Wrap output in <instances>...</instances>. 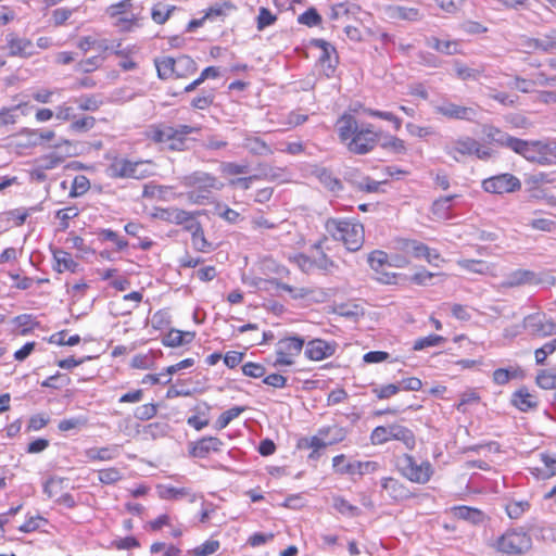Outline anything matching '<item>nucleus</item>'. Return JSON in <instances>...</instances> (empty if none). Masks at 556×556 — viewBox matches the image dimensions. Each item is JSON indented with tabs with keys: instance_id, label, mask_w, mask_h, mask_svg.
<instances>
[{
	"instance_id": "1a4fd4ad",
	"label": "nucleus",
	"mask_w": 556,
	"mask_h": 556,
	"mask_svg": "<svg viewBox=\"0 0 556 556\" xmlns=\"http://www.w3.org/2000/svg\"><path fill=\"white\" fill-rule=\"evenodd\" d=\"M525 285L555 286L556 277L549 275L548 273H535L528 269H517L508 274L506 278L501 282L502 288H515Z\"/></svg>"
},
{
	"instance_id": "4be33fe9",
	"label": "nucleus",
	"mask_w": 556,
	"mask_h": 556,
	"mask_svg": "<svg viewBox=\"0 0 556 556\" xmlns=\"http://www.w3.org/2000/svg\"><path fill=\"white\" fill-rule=\"evenodd\" d=\"M161 219L176 224V225H185V228L187 229V225H191V222H193L195 218L192 213L187 212L185 210L180 208H165L161 210L160 213L156 215Z\"/></svg>"
},
{
	"instance_id": "680f3d73",
	"label": "nucleus",
	"mask_w": 556,
	"mask_h": 556,
	"mask_svg": "<svg viewBox=\"0 0 556 556\" xmlns=\"http://www.w3.org/2000/svg\"><path fill=\"white\" fill-rule=\"evenodd\" d=\"M99 236L102 240L113 242L118 251H122L128 247V242L111 229L101 230Z\"/></svg>"
},
{
	"instance_id": "bf43d9fd",
	"label": "nucleus",
	"mask_w": 556,
	"mask_h": 556,
	"mask_svg": "<svg viewBox=\"0 0 556 556\" xmlns=\"http://www.w3.org/2000/svg\"><path fill=\"white\" fill-rule=\"evenodd\" d=\"M454 198L455 195H447L434 201L432 204V213L439 217H445L451 208V202Z\"/></svg>"
},
{
	"instance_id": "ea45409f",
	"label": "nucleus",
	"mask_w": 556,
	"mask_h": 556,
	"mask_svg": "<svg viewBox=\"0 0 556 556\" xmlns=\"http://www.w3.org/2000/svg\"><path fill=\"white\" fill-rule=\"evenodd\" d=\"M456 76L462 80H476L483 73V70L471 68L459 61L454 62Z\"/></svg>"
},
{
	"instance_id": "8fccbe9b",
	"label": "nucleus",
	"mask_w": 556,
	"mask_h": 556,
	"mask_svg": "<svg viewBox=\"0 0 556 556\" xmlns=\"http://www.w3.org/2000/svg\"><path fill=\"white\" fill-rule=\"evenodd\" d=\"M90 188V181L85 175H77L72 184L70 195L72 198L85 194Z\"/></svg>"
},
{
	"instance_id": "f3484780",
	"label": "nucleus",
	"mask_w": 556,
	"mask_h": 556,
	"mask_svg": "<svg viewBox=\"0 0 556 556\" xmlns=\"http://www.w3.org/2000/svg\"><path fill=\"white\" fill-rule=\"evenodd\" d=\"M443 149L447 155L453 157L456 162H459L460 156L473 154L476 140L470 137H462L446 142Z\"/></svg>"
},
{
	"instance_id": "49530a36",
	"label": "nucleus",
	"mask_w": 556,
	"mask_h": 556,
	"mask_svg": "<svg viewBox=\"0 0 556 556\" xmlns=\"http://www.w3.org/2000/svg\"><path fill=\"white\" fill-rule=\"evenodd\" d=\"M244 410V407L241 406H235L226 412H224L216 420L215 427L217 429H224L226 428L235 418H237L242 412Z\"/></svg>"
},
{
	"instance_id": "e2e57ef3",
	"label": "nucleus",
	"mask_w": 556,
	"mask_h": 556,
	"mask_svg": "<svg viewBox=\"0 0 556 556\" xmlns=\"http://www.w3.org/2000/svg\"><path fill=\"white\" fill-rule=\"evenodd\" d=\"M321 21L320 15L316 11V9L311 8L306 10L304 13L300 14L298 17V22L300 24L306 25L308 27L317 26Z\"/></svg>"
},
{
	"instance_id": "aec40b11",
	"label": "nucleus",
	"mask_w": 556,
	"mask_h": 556,
	"mask_svg": "<svg viewBox=\"0 0 556 556\" xmlns=\"http://www.w3.org/2000/svg\"><path fill=\"white\" fill-rule=\"evenodd\" d=\"M224 443L215 437H205L192 443L189 450L191 456L205 458L210 453L220 451Z\"/></svg>"
},
{
	"instance_id": "39448f33",
	"label": "nucleus",
	"mask_w": 556,
	"mask_h": 556,
	"mask_svg": "<svg viewBox=\"0 0 556 556\" xmlns=\"http://www.w3.org/2000/svg\"><path fill=\"white\" fill-rule=\"evenodd\" d=\"M391 440L403 442L405 447L408 450H414L416 445V439L413 431L399 424L378 426L370 433V442L374 445H381Z\"/></svg>"
},
{
	"instance_id": "412c9836",
	"label": "nucleus",
	"mask_w": 556,
	"mask_h": 556,
	"mask_svg": "<svg viewBox=\"0 0 556 556\" xmlns=\"http://www.w3.org/2000/svg\"><path fill=\"white\" fill-rule=\"evenodd\" d=\"M381 486L383 491L394 501H403L409 498L410 492L409 490L401 483L399 480L386 477L381 479Z\"/></svg>"
},
{
	"instance_id": "6ab92c4d",
	"label": "nucleus",
	"mask_w": 556,
	"mask_h": 556,
	"mask_svg": "<svg viewBox=\"0 0 556 556\" xmlns=\"http://www.w3.org/2000/svg\"><path fill=\"white\" fill-rule=\"evenodd\" d=\"M336 345L321 339L311 340L304 350V354L312 361H321L332 356Z\"/></svg>"
},
{
	"instance_id": "e433bc0d",
	"label": "nucleus",
	"mask_w": 556,
	"mask_h": 556,
	"mask_svg": "<svg viewBox=\"0 0 556 556\" xmlns=\"http://www.w3.org/2000/svg\"><path fill=\"white\" fill-rule=\"evenodd\" d=\"M529 47L541 50L543 52H552L556 50V38L554 30L552 29L548 34L542 38H534L529 40Z\"/></svg>"
},
{
	"instance_id": "052dcab7",
	"label": "nucleus",
	"mask_w": 556,
	"mask_h": 556,
	"mask_svg": "<svg viewBox=\"0 0 556 556\" xmlns=\"http://www.w3.org/2000/svg\"><path fill=\"white\" fill-rule=\"evenodd\" d=\"M556 351V339L546 342L543 346L539 348L534 352L535 362L539 365H543L546 357Z\"/></svg>"
},
{
	"instance_id": "a19ab883",
	"label": "nucleus",
	"mask_w": 556,
	"mask_h": 556,
	"mask_svg": "<svg viewBox=\"0 0 556 556\" xmlns=\"http://www.w3.org/2000/svg\"><path fill=\"white\" fill-rule=\"evenodd\" d=\"M270 283L275 285L277 289L290 293L291 298L294 300L306 299L312 293V290L308 288H295L276 279L271 280Z\"/></svg>"
},
{
	"instance_id": "5fc2aeb1",
	"label": "nucleus",
	"mask_w": 556,
	"mask_h": 556,
	"mask_svg": "<svg viewBox=\"0 0 556 556\" xmlns=\"http://www.w3.org/2000/svg\"><path fill=\"white\" fill-rule=\"evenodd\" d=\"M99 481L104 484H113L123 478L119 469L111 467L98 471Z\"/></svg>"
},
{
	"instance_id": "69168bd1",
	"label": "nucleus",
	"mask_w": 556,
	"mask_h": 556,
	"mask_svg": "<svg viewBox=\"0 0 556 556\" xmlns=\"http://www.w3.org/2000/svg\"><path fill=\"white\" fill-rule=\"evenodd\" d=\"M220 168H222V173L224 175H228V176L248 174L249 169H250L248 164H238V163H233V162L223 163Z\"/></svg>"
},
{
	"instance_id": "a18cd8bd",
	"label": "nucleus",
	"mask_w": 556,
	"mask_h": 556,
	"mask_svg": "<svg viewBox=\"0 0 556 556\" xmlns=\"http://www.w3.org/2000/svg\"><path fill=\"white\" fill-rule=\"evenodd\" d=\"M73 102L76 103L80 110L91 112L97 111L102 104V101L96 96H81L75 98Z\"/></svg>"
},
{
	"instance_id": "cd10ccee",
	"label": "nucleus",
	"mask_w": 556,
	"mask_h": 556,
	"mask_svg": "<svg viewBox=\"0 0 556 556\" xmlns=\"http://www.w3.org/2000/svg\"><path fill=\"white\" fill-rule=\"evenodd\" d=\"M139 14L135 10L113 18L112 25L119 31L127 33L134 30L139 25Z\"/></svg>"
},
{
	"instance_id": "4c0bfd02",
	"label": "nucleus",
	"mask_w": 556,
	"mask_h": 556,
	"mask_svg": "<svg viewBox=\"0 0 556 556\" xmlns=\"http://www.w3.org/2000/svg\"><path fill=\"white\" fill-rule=\"evenodd\" d=\"M315 174L318 180L330 191L337 192L342 189L341 181L327 168H318L315 170Z\"/></svg>"
},
{
	"instance_id": "393cba45",
	"label": "nucleus",
	"mask_w": 556,
	"mask_h": 556,
	"mask_svg": "<svg viewBox=\"0 0 556 556\" xmlns=\"http://www.w3.org/2000/svg\"><path fill=\"white\" fill-rule=\"evenodd\" d=\"M511 403L521 412H528L538 406L536 397L526 388H521L513 393Z\"/></svg>"
},
{
	"instance_id": "338daca9",
	"label": "nucleus",
	"mask_w": 556,
	"mask_h": 556,
	"mask_svg": "<svg viewBox=\"0 0 556 556\" xmlns=\"http://www.w3.org/2000/svg\"><path fill=\"white\" fill-rule=\"evenodd\" d=\"M157 413V407L155 404L148 403L143 404L141 406H138L135 412L134 416L139 420H149L153 418Z\"/></svg>"
},
{
	"instance_id": "5701e85b",
	"label": "nucleus",
	"mask_w": 556,
	"mask_h": 556,
	"mask_svg": "<svg viewBox=\"0 0 556 556\" xmlns=\"http://www.w3.org/2000/svg\"><path fill=\"white\" fill-rule=\"evenodd\" d=\"M386 14L389 18L415 22L421 20L422 15L417 8H407L402 5H389L386 8Z\"/></svg>"
},
{
	"instance_id": "c85d7f7f",
	"label": "nucleus",
	"mask_w": 556,
	"mask_h": 556,
	"mask_svg": "<svg viewBox=\"0 0 556 556\" xmlns=\"http://www.w3.org/2000/svg\"><path fill=\"white\" fill-rule=\"evenodd\" d=\"M77 47L84 52H88L91 49L98 52H106L112 48L108 39H98L92 36L80 38L77 42Z\"/></svg>"
},
{
	"instance_id": "f704fd0d",
	"label": "nucleus",
	"mask_w": 556,
	"mask_h": 556,
	"mask_svg": "<svg viewBox=\"0 0 556 556\" xmlns=\"http://www.w3.org/2000/svg\"><path fill=\"white\" fill-rule=\"evenodd\" d=\"M315 45L321 49V55L319 56V61L323 65L327 64V76L332 74L336 68V64L332 63L331 53H334V48L323 39H318L315 41Z\"/></svg>"
},
{
	"instance_id": "09e8293b",
	"label": "nucleus",
	"mask_w": 556,
	"mask_h": 556,
	"mask_svg": "<svg viewBox=\"0 0 556 556\" xmlns=\"http://www.w3.org/2000/svg\"><path fill=\"white\" fill-rule=\"evenodd\" d=\"M132 3L131 0H122L115 4L110 5L106 8L105 13L110 18L118 17L119 15L126 14L130 11H132Z\"/></svg>"
},
{
	"instance_id": "864d4df0",
	"label": "nucleus",
	"mask_w": 556,
	"mask_h": 556,
	"mask_svg": "<svg viewBox=\"0 0 556 556\" xmlns=\"http://www.w3.org/2000/svg\"><path fill=\"white\" fill-rule=\"evenodd\" d=\"M364 113L367 114L368 116L378 117L393 123L395 130H399L402 126V121L391 112L378 111L366 108L364 109Z\"/></svg>"
},
{
	"instance_id": "4468645a",
	"label": "nucleus",
	"mask_w": 556,
	"mask_h": 556,
	"mask_svg": "<svg viewBox=\"0 0 556 556\" xmlns=\"http://www.w3.org/2000/svg\"><path fill=\"white\" fill-rule=\"evenodd\" d=\"M482 188L485 192L504 194L520 190L521 182L516 176L504 173L484 179L482 181Z\"/></svg>"
},
{
	"instance_id": "13d9d810",
	"label": "nucleus",
	"mask_w": 556,
	"mask_h": 556,
	"mask_svg": "<svg viewBox=\"0 0 556 556\" xmlns=\"http://www.w3.org/2000/svg\"><path fill=\"white\" fill-rule=\"evenodd\" d=\"M333 507L339 513L351 517L357 516L359 514L358 507L350 504L346 500L340 496L333 498Z\"/></svg>"
},
{
	"instance_id": "c03bdc74",
	"label": "nucleus",
	"mask_w": 556,
	"mask_h": 556,
	"mask_svg": "<svg viewBox=\"0 0 556 556\" xmlns=\"http://www.w3.org/2000/svg\"><path fill=\"white\" fill-rule=\"evenodd\" d=\"M368 264L376 273H380L384 265H389V256L383 251H372L368 255Z\"/></svg>"
},
{
	"instance_id": "6e6552de",
	"label": "nucleus",
	"mask_w": 556,
	"mask_h": 556,
	"mask_svg": "<svg viewBox=\"0 0 556 556\" xmlns=\"http://www.w3.org/2000/svg\"><path fill=\"white\" fill-rule=\"evenodd\" d=\"M395 248L406 254L410 255L416 260H425L432 266H439L440 262H443L440 253L426 245L425 243L408 238H400L395 240Z\"/></svg>"
},
{
	"instance_id": "603ef678",
	"label": "nucleus",
	"mask_w": 556,
	"mask_h": 556,
	"mask_svg": "<svg viewBox=\"0 0 556 556\" xmlns=\"http://www.w3.org/2000/svg\"><path fill=\"white\" fill-rule=\"evenodd\" d=\"M445 341V338L439 334H430L428 337L419 338L415 341L413 349L415 351H421L429 346L440 345Z\"/></svg>"
},
{
	"instance_id": "de8ad7c7",
	"label": "nucleus",
	"mask_w": 556,
	"mask_h": 556,
	"mask_svg": "<svg viewBox=\"0 0 556 556\" xmlns=\"http://www.w3.org/2000/svg\"><path fill=\"white\" fill-rule=\"evenodd\" d=\"M455 515L464 520H468L472 523H478L482 520L483 515L480 510L476 508H470L467 506H460L455 509Z\"/></svg>"
},
{
	"instance_id": "c9c22d12",
	"label": "nucleus",
	"mask_w": 556,
	"mask_h": 556,
	"mask_svg": "<svg viewBox=\"0 0 556 556\" xmlns=\"http://www.w3.org/2000/svg\"><path fill=\"white\" fill-rule=\"evenodd\" d=\"M260 170L261 173L257 175L261 176V179L280 182L287 180V173L286 169L282 167H274L267 164H261Z\"/></svg>"
},
{
	"instance_id": "c756f323",
	"label": "nucleus",
	"mask_w": 556,
	"mask_h": 556,
	"mask_svg": "<svg viewBox=\"0 0 556 556\" xmlns=\"http://www.w3.org/2000/svg\"><path fill=\"white\" fill-rule=\"evenodd\" d=\"M236 9L235 4H232L230 1H220L212 4L203 20H211V21H217L219 18H224L229 12L233 11Z\"/></svg>"
},
{
	"instance_id": "6e6d98bb",
	"label": "nucleus",
	"mask_w": 556,
	"mask_h": 556,
	"mask_svg": "<svg viewBox=\"0 0 556 556\" xmlns=\"http://www.w3.org/2000/svg\"><path fill=\"white\" fill-rule=\"evenodd\" d=\"M536 383L540 388L549 390L556 388V372L552 370H541L536 376Z\"/></svg>"
},
{
	"instance_id": "7ed1b4c3",
	"label": "nucleus",
	"mask_w": 556,
	"mask_h": 556,
	"mask_svg": "<svg viewBox=\"0 0 556 556\" xmlns=\"http://www.w3.org/2000/svg\"><path fill=\"white\" fill-rule=\"evenodd\" d=\"M182 185L194 188V190L188 192V200L195 204H202L204 200L210 198L213 190H220L224 186L215 176L205 172H194L185 176Z\"/></svg>"
},
{
	"instance_id": "9d476101",
	"label": "nucleus",
	"mask_w": 556,
	"mask_h": 556,
	"mask_svg": "<svg viewBox=\"0 0 556 556\" xmlns=\"http://www.w3.org/2000/svg\"><path fill=\"white\" fill-rule=\"evenodd\" d=\"M497 549L506 554H523L532 546L531 536L522 530H510L497 541Z\"/></svg>"
},
{
	"instance_id": "f03ea898",
	"label": "nucleus",
	"mask_w": 556,
	"mask_h": 556,
	"mask_svg": "<svg viewBox=\"0 0 556 556\" xmlns=\"http://www.w3.org/2000/svg\"><path fill=\"white\" fill-rule=\"evenodd\" d=\"M326 230L334 240L342 241L351 252L358 251L364 243V227L359 223L329 218Z\"/></svg>"
},
{
	"instance_id": "20e7f679",
	"label": "nucleus",
	"mask_w": 556,
	"mask_h": 556,
	"mask_svg": "<svg viewBox=\"0 0 556 556\" xmlns=\"http://www.w3.org/2000/svg\"><path fill=\"white\" fill-rule=\"evenodd\" d=\"M516 143L514 152L530 162L545 166L556 163V142L527 141L519 139Z\"/></svg>"
},
{
	"instance_id": "58836bf2",
	"label": "nucleus",
	"mask_w": 556,
	"mask_h": 556,
	"mask_svg": "<svg viewBox=\"0 0 556 556\" xmlns=\"http://www.w3.org/2000/svg\"><path fill=\"white\" fill-rule=\"evenodd\" d=\"M117 455V446L93 447L87 451V457L91 460H111Z\"/></svg>"
},
{
	"instance_id": "0e129e2a",
	"label": "nucleus",
	"mask_w": 556,
	"mask_h": 556,
	"mask_svg": "<svg viewBox=\"0 0 556 556\" xmlns=\"http://www.w3.org/2000/svg\"><path fill=\"white\" fill-rule=\"evenodd\" d=\"M96 119L92 116H84L72 122L70 128L75 132H86L93 128Z\"/></svg>"
},
{
	"instance_id": "9b49d317",
	"label": "nucleus",
	"mask_w": 556,
	"mask_h": 556,
	"mask_svg": "<svg viewBox=\"0 0 556 556\" xmlns=\"http://www.w3.org/2000/svg\"><path fill=\"white\" fill-rule=\"evenodd\" d=\"M175 127L167 124L152 125L147 130V138L154 143L160 144L163 149L172 151H182L184 141L176 137Z\"/></svg>"
},
{
	"instance_id": "0eeeda50",
	"label": "nucleus",
	"mask_w": 556,
	"mask_h": 556,
	"mask_svg": "<svg viewBox=\"0 0 556 556\" xmlns=\"http://www.w3.org/2000/svg\"><path fill=\"white\" fill-rule=\"evenodd\" d=\"M397 468L403 477L419 484L427 483L433 475L432 465L428 460L417 464L409 454H404L397 459Z\"/></svg>"
},
{
	"instance_id": "ddd939ff",
	"label": "nucleus",
	"mask_w": 556,
	"mask_h": 556,
	"mask_svg": "<svg viewBox=\"0 0 556 556\" xmlns=\"http://www.w3.org/2000/svg\"><path fill=\"white\" fill-rule=\"evenodd\" d=\"M523 328L533 337L544 338L556 334V323L542 312L530 314L523 318Z\"/></svg>"
},
{
	"instance_id": "774afa93",
	"label": "nucleus",
	"mask_w": 556,
	"mask_h": 556,
	"mask_svg": "<svg viewBox=\"0 0 556 556\" xmlns=\"http://www.w3.org/2000/svg\"><path fill=\"white\" fill-rule=\"evenodd\" d=\"M75 9L58 8L51 13V21L54 26L63 25L74 13Z\"/></svg>"
},
{
	"instance_id": "79ce46f5",
	"label": "nucleus",
	"mask_w": 556,
	"mask_h": 556,
	"mask_svg": "<svg viewBox=\"0 0 556 556\" xmlns=\"http://www.w3.org/2000/svg\"><path fill=\"white\" fill-rule=\"evenodd\" d=\"M320 244L321 243L318 242L314 245V250L316 251V255L313 256L314 267L329 271L334 267V263L320 250Z\"/></svg>"
},
{
	"instance_id": "473e14b6",
	"label": "nucleus",
	"mask_w": 556,
	"mask_h": 556,
	"mask_svg": "<svg viewBox=\"0 0 556 556\" xmlns=\"http://www.w3.org/2000/svg\"><path fill=\"white\" fill-rule=\"evenodd\" d=\"M197 71L195 62L188 55H180L175 59V77H186Z\"/></svg>"
},
{
	"instance_id": "b1692460",
	"label": "nucleus",
	"mask_w": 556,
	"mask_h": 556,
	"mask_svg": "<svg viewBox=\"0 0 556 556\" xmlns=\"http://www.w3.org/2000/svg\"><path fill=\"white\" fill-rule=\"evenodd\" d=\"M483 132L490 142H494L500 146L507 147L513 151H514V147H516V144H517L515 142H518V140H519V138H515V137H513L493 126L484 127Z\"/></svg>"
},
{
	"instance_id": "a211bd4d",
	"label": "nucleus",
	"mask_w": 556,
	"mask_h": 556,
	"mask_svg": "<svg viewBox=\"0 0 556 556\" xmlns=\"http://www.w3.org/2000/svg\"><path fill=\"white\" fill-rule=\"evenodd\" d=\"M10 56L28 58L35 54L34 43L27 38H20L15 34L5 37Z\"/></svg>"
},
{
	"instance_id": "2f4dec72",
	"label": "nucleus",
	"mask_w": 556,
	"mask_h": 556,
	"mask_svg": "<svg viewBox=\"0 0 556 556\" xmlns=\"http://www.w3.org/2000/svg\"><path fill=\"white\" fill-rule=\"evenodd\" d=\"M157 76L161 79L175 77V59L172 56H162L154 60Z\"/></svg>"
},
{
	"instance_id": "2eb2a0df",
	"label": "nucleus",
	"mask_w": 556,
	"mask_h": 556,
	"mask_svg": "<svg viewBox=\"0 0 556 556\" xmlns=\"http://www.w3.org/2000/svg\"><path fill=\"white\" fill-rule=\"evenodd\" d=\"M434 112L450 119L473 122L478 117V109L473 106L458 105L453 102L443 101L434 106Z\"/></svg>"
},
{
	"instance_id": "37998d69",
	"label": "nucleus",
	"mask_w": 556,
	"mask_h": 556,
	"mask_svg": "<svg viewBox=\"0 0 556 556\" xmlns=\"http://www.w3.org/2000/svg\"><path fill=\"white\" fill-rule=\"evenodd\" d=\"M458 266H460L463 269L476 273V274H485L488 273L490 266L484 261H478V260H458L457 261Z\"/></svg>"
},
{
	"instance_id": "a878e982",
	"label": "nucleus",
	"mask_w": 556,
	"mask_h": 556,
	"mask_svg": "<svg viewBox=\"0 0 556 556\" xmlns=\"http://www.w3.org/2000/svg\"><path fill=\"white\" fill-rule=\"evenodd\" d=\"M53 258H54V269L58 273H64V271H71L75 273L78 268V263L74 261L72 255L60 249H55L53 251Z\"/></svg>"
},
{
	"instance_id": "4d7b16f0",
	"label": "nucleus",
	"mask_w": 556,
	"mask_h": 556,
	"mask_svg": "<svg viewBox=\"0 0 556 556\" xmlns=\"http://www.w3.org/2000/svg\"><path fill=\"white\" fill-rule=\"evenodd\" d=\"M61 163H63L62 156H59L54 150L38 160L39 168L42 170L53 169Z\"/></svg>"
},
{
	"instance_id": "3c124183",
	"label": "nucleus",
	"mask_w": 556,
	"mask_h": 556,
	"mask_svg": "<svg viewBox=\"0 0 556 556\" xmlns=\"http://www.w3.org/2000/svg\"><path fill=\"white\" fill-rule=\"evenodd\" d=\"M520 370L517 368L506 369L498 368L493 372V381L498 386H504L509 382L510 379L517 378L519 376Z\"/></svg>"
},
{
	"instance_id": "f257e3e1",
	"label": "nucleus",
	"mask_w": 556,
	"mask_h": 556,
	"mask_svg": "<svg viewBox=\"0 0 556 556\" xmlns=\"http://www.w3.org/2000/svg\"><path fill=\"white\" fill-rule=\"evenodd\" d=\"M337 131L348 151L357 155L371 152L380 139V132L375 130L372 124H361L355 116L348 113L338 119Z\"/></svg>"
},
{
	"instance_id": "7c9ffc66",
	"label": "nucleus",
	"mask_w": 556,
	"mask_h": 556,
	"mask_svg": "<svg viewBox=\"0 0 556 556\" xmlns=\"http://www.w3.org/2000/svg\"><path fill=\"white\" fill-rule=\"evenodd\" d=\"M380 468L377 462H352L344 465L343 471H348L349 475H367L377 471Z\"/></svg>"
},
{
	"instance_id": "dca6fc26",
	"label": "nucleus",
	"mask_w": 556,
	"mask_h": 556,
	"mask_svg": "<svg viewBox=\"0 0 556 556\" xmlns=\"http://www.w3.org/2000/svg\"><path fill=\"white\" fill-rule=\"evenodd\" d=\"M344 439V431L338 427L323 428L318 431L317 435L309 439L308 446L318 452L328 445L341 442Z\"/></svg>"
},
{
	"instance_id": "72a5a7b5",
	"label": "nucleus",
	"mask_w": 556,
	"mask_h": 556,
	"mask_svg": "<svg viewBox=\"0 0 556 556\" xmlns=\"http://www.w3.org/2000/svg\"><path fill=\"white\" fill-rule=\"evenodd\" d=\"M242 146L250 153L255 155H268L273 153L268 144L258 137H247Z\"/></svg>"
},
{
	"instance_id": "f8f14e48",
	"label": "nucleus",
	"mask_w": 556,
	"mask_h": 556,
	"mask_svg": "<svg viewBox=\"0 0 556 556\" xmlns=\"http://www.w3.org/2000/svg\"><path fill=\"white\" fill-rule=\"evenodd\" d=\"M304 346V339L298 336L280 339L276 344L275 366H291L294 358L300 355Z\"/></svg>"
},
{
	"instance_id": "423d86ee",
	"label": "nucleus",
	"mask_w": 556,
	"mask_h": 556,
	"mask_svg": "<svg viewBox=\"0 0 556 556\" xmlns=\"http://www.w3.org/2000/svg\"><path fill=\"white\" fill-rule=\"evenodd\" d=\"M111 178L143 179L151 174L150 162L115 157L106 168Z\"/></svg>"
},
{
	"instance_id": "bb28decb",
	"label": "nucleus",
	"mask_w": 556,
	"mask_h": 556,
	"mask_svg": "<svg viewBox=\"0 0 556 556\" xmlns=\"http://www.w3.org/2000/svg\"><path fill=\"white\" fill-rule=\"evenodd\" d=\"M187 230L191 232L192 245L197 251L206 252L211 248L207 242L201 224L194 219L191 225H187Z\"/></svg>"
}]
</instances>
